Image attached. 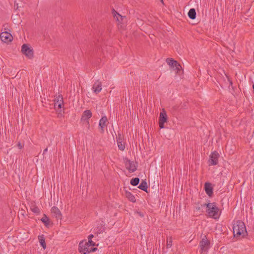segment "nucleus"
Masks as SVG:
<instances>
[{
    "label": "nucleus",
    "instance_id": "obj_1",
    "mask_svg": "<svg viewBox=\"0 0 254 254\" xmlns=\"http://www.w3.org/2000/svg\"><path fill=\"white\" fill-rule=\"evenodd\" d=\"M201 207H206V212L209 217L215 219H218L220 217L221 211L219 208L217 206L216 202L204 203L201 204Z\"/></svg>",
    "mask_w": 254,
    "mask_h": 254
},
{
    "label": "nucleus",
    "instance_id": "obj_2",
    "mask_svg": "<svg viewBox=\"0 0 254 254\" xmlns=\"http://www.w3.org/2000/svg\"><path fill=\"white\" fill-rule=\"evenodd\" d=\"M233 229L234 236L236 237H244L247 234L245 224L241 220L237 221L233 224Z\"/></svg>",
    "mask_w": 254,
    "mask_h": 254
},
{
    "label": "nucleus",
    "instance_id": "obj_3",
    "mask_svg": "<svg viewBox=\"0 0 254 254\" xmlns=\"http://www.w3.org/2000/svg\"><path fill=\"white\" fill-rule=\"evenodd\" d=\"M210 241L207 240L206 236L204 235L199 245L201 254H205L207 252L210 247Z\"/></svg>",
    "mask_w": 254,
    "mask_h": 254
},
{
    "label": "nucleus",
    "instance_id": "obj_4",
    "mask_svg": "<svg viewBox=\"0 0 254 254\" xmlns=\"http://www.w3.org/2000/svg\"><path fill=\"white\" fill-rule=\"evenodd\" d=\"M124 162L126 166V168L130 172L133 173L137 169V163H134L133 161H130L127 158H125L124 159Z\"/></svg>",
    "mask_w": 254,
    "mask_h": 254
},
{
    "label": "nucleus",
    "instance_id": "obj_5",
    "mask_svg": "<svg viewBox=\"0 0 254 254\" xmlns=\"http://www.w3.org/2000/svg\"><path fill=\"white\" fill-rule=\"evenodd\" d=\"M97 249L96 248H89V247L86 245L83 242H80L79 245V251L83 254H87L95 252Z\"/></svg>",
    "mask_w": 254,
    "mask_h": 254
},
{
    "label": "nucleus",
    "instance_id": "obj_6",
    "mask_svg": "<svg viewBox=\"0 0 254 254\" xmlns=\"http://www.w3.org/2000/svg\"><path fill=\"white\" fill-rule=\"evenodd\" d=\"M167 121V116L164 109L160 112L159 118V126L160 128L164 127V123Z\"/></svg>",
    "mask_w": 254,
    "mask_h": 254
},
{
    "label": "nucleus",
    "instance_id": "obj_7",
    "mask_svg": "<svg viewBox=\"0 0 254 254\" xmlns=\"http://www.w3.org/2000/svg\"><path fill=\"white\" fill-rule=\"evenodd\" d=\"M21 52L29 59H32L33 57V50L31 49L26 44H23L22 46Z\"/></svg>",
    "mask_w": 254,
    "mask_h": 254
},
{
    "label": "nucleus",
    "instance_id": "obj_8",
    "mask_svg": "<svg viewBox=\"0 0 254 254\" xmlns=\"http://www.w3.org/2000/svg\"><path fill=\"white\" fill-rule=\"evenodd\" d=\"M219 154L217 151H214L211 153L210 155V159L209 160V165H216L218 163V158Z\"/></svg>",
    "mask_w": 254,
    "mask_h": 254
},
{
    "label": "nucleus",
    "instance_id": "obj_9",
    "mask_svg": "<svg viewBox=\"0 0 254 254\" xmlns=\"http://www.w3.org/2000/svg\"><path fill=\"white\" fill-rule=\"evenodd\" d=\"M0 38L3 42L7 43L12 40L13 37L10 33L4 31L1 33Z\"/></svg>",
    "mask_w": 254,
    "mask_h": 254
},
{
    "label": "nucleus",
    "instance_id": "obj_10",
    "mask_svg": "<svg viewBox=\"0 0 254 254\" xmlns=\"http://www.w3.org/2000/svg\"><path fill=\"white\" fill-rule=\"evenodd\" d=\"M108 124V119L106 116L103 117L99 121V126L100 128H101V132H104V128L107 126Z\"/></svg>",
    "mask_w": 254,
    "mask_h": 254
},
{
    "label": "nucleus",
    "instance_id": "obj_11",
    "mask_svg": "<svg viewBox=\"0 0 254 254\" xmlns=\"http://www.w3.org/2000/svg\"><path fill=\"white\" fill-rule=\"evenodd\" d=\"M204 190L206 194L209 196L211 197L213 193V189L212 187V184L209 182H206L204 184Z\"/></svg>",
    "mask_w": 254,
    "mask_h": 254
},
{
    "label": "nucleus",
    "instance_id": "obj_12",
    "mask_svg": "<svg viewBox=\"0 0 254 254\" xmlns=\"http://www.w3.org/2000/svg\"><path fill=\"white\" fill-rule=\"evenodd\" d=\"M92 89L95 93H99L102 90V82L99 80L96 81L93 85Z\"/></svg>",
    "mask_w": 254,
    "mask_h": 254
},
{
    "label": "nucleus",
    "instance_id": "obj_13",
    "mask_svg": "<svg viewBox=\"0 0 254 254\" xmlns=\"http://www.w3.org/2000/svg\"><path fill=\"white\" fill-rule=\"evenodd\" d=\"M92 113L90 110H87L84 111L81 117V121H87L88 124H89L88 120L92 117Z\"/></svg>",
    "mask_w": 254,
    "mask_h": 254
},
{
    "label": "nucleus",
    "instance_id": "obj_14",
    "mask_svg": "<svg viewBox=\"0 0 254 254\" xmlns=\"http://www.w3.org/2000/svg\"><path fill=\"white\" fill-rule=\"evenodd\" d=\"M117 142L119 149L122 151L124 150L125 149V143L123 142V138H122V136L121 134L118 135V137H117Z\"/></svg>",
    "mask_w": 254,
    "mask_h": 254
},
{
    "label": "nucleus",
    "instance_id": "obj_15",
    "mask_svg": "<svg viewBox=\"0 0 254 254\" xmlns=\"http://www.w3.org/2000/svg\"><path fill=\"white\" fill-rule=\"evenodd\" d=\"M51 212L55 215L57 219H61L62 215L60 209L57 207H52L51 208Z\"/></svg>",
    "mask_w": 254,
    "mask_h": 254
},
{
    "label": "nucleus",
    "instance_id": "obj_16",
    "mask_svg": "<svg viewBox=\"0 0 254 254\" xmlns=\"http://www.w3.org/2000/svg\"><path fill=\"white\" fill-rule=\"evenodd\" d=\"M104 226L105 223L103 221H102L101 222L98 223L97 226L95 229L96 233L97 234H101L103 233L105 230Z\"/></svg>",
    "mask_w": 254,
    "mask_h": 254
},
{
    "label": "nucleus",
    "instance_id": "obj_17",
    "mask_svg": "<svg viewBox=\"0 0 254 254\" xmlns=\"http://www.w3.org/2000/svg\"><path fill=\"white\" fill-rule=\"evenodd\" d=\"M166 62L172 68H174L175 65L179 66V63L177 61L173 60L172 58H167L166 59Z\"/></svg>",
    "mask_w": 254,
    "mask_h": 254
},
{
    "label": "nucleus",
    "instance_id": "obj_18",
    "mask_svg": "<svg viewBox=\"0 0 254 254\" xmlns=\"http://www.w3.org/2000/svg\"><path fill=\"white\" fill-rule=\"evenodd\" d=\"M125 195L129 201L132 202H135L136 201L135 196L130 192L126 190L125 191Z\"/></svg>",
    "mask_w": 254,
    "mask_h": 254
},
{
    "label": "nucleus",
    "instance_id": "obj_19",
    "mask_svg": "<svg viewBox=\"0 0 254 254\" xmlns=\"http://www.w3.org/2000/svg\"><path fill=\"white\" fill-rule=\"evenodd\" d=\"M60 102H64L63 98L61 95L56 96L54 99V108L55 109H57V105L58 104H59Z\"/></svg>",
    "mask_w": 254,
    "mask_h": 254
},
{
    "label": "nucleus",
    "instance_id": "obj_20",
    "mask_svg": "<svg viewBox=\"0 0 254 254\" xmlns=\"http://www.w3.org/2000/svg\"><path fill=\"white\" fill-rule=\"evenodd\" d=\"M40 245L45 250L46 248L44 236L43 235H39L38 237Z\"/></svg>",
    "mask_w": 254,
    "mask_h": 254
},
{
    "label": "nucleus",
    "instance_id": "obj_21",
    "mask_svg": "<svg viewBox=\"0 0 254 254\" xmlns=\"http://www.w3.org/2000/svg\"><path fill=\"white\" fill-rule=\"evenodd\" d=\"M188 16L191 19H194L196 17V11L194 8H190L188 12Z\"/></svg>",
    "mask_w": 254,
    "mask_h": 254
},
{
    "label": "nucleus",
    "instance_id": "obj_22",
    "mask_svg": "<svg viewBox=\"0 0 254 254\" xmlns=\"http://www.w3.org/2000/svg\"><path fill=\"white\" fill-rule=\"evenodd\" d=\"M139 189L147 192V184L145 181H142L138 187Z\"/></svg>",
    "mask_w": 254,
    "mask_h": 254
},
{
    "label": "nucleus",
    "instance_id": "obj_23",
    "mask_svg": "<svg viewBox=\"0 0 254 254\" xmlns=\"http://www.w3.org/2000/svg\"><path fill=\"white\" fill-rule=\"evenodd\" d=\"M41 220L44 224L45 226L48 227L49 225V219L46 214H44L43 217L41 218Z\"/></svg>",
    "mask_w": 254,
    "mask_h": 254
},
{
    "label": "nucleus",
    "instance_id": "obj_24",
    "mask_svg": "<svg viewBox=\"0 0 254 254\" xmlns=\"http://www.w3.org/2000/svg\"><path fill=\"white\" fill-rule=\"evenodd\" d=\"M113 14L114 17L116 18V19L118 21L121 22L122 21L123 17L119 13H118L117 11H116L114 9L113 10Z\"/></svg>",
    "mask_w": 254,
    "mask_h": 254
},
{
    "label": "nucleus",
    "instance_id": "obj_25",
    "mask_svg": "<svg viewBox=\"0 0 254 254\" xmlns=\"http://www.w3.org/2000/svg\"><path fill=\"white\" fill-rule=\"evenodd\" d=\"M30 209L34 213L39 214L40 213L39 208L35 205H32Z\"/></svg>",
    "mask_w": 254,
    "mask_h": 254
},
{
    "label": "nucleus",
    "instance_id": "obj_26",
    "mask_svg": "<svg viewBox=\"0 0 254 254\" xmlns=\"http://www.w3.org/2000/svg\"><path fill=\"white\" fill-rule=\"evenodd\" d=\"M139 179L138 178H134L130 180V184L133 186H137L139 184Z\"/></svg>",
    "mask_w": 254,
    "mask_h": 254
},
{
    "label": "nucleus",
    "instance_id": "obj_27",
    "mask_svg": "<svg viewBox=\"0 0 254 254\" xmlns=\"http://www.w3.org/2000/svg\"><path fill=\"white\" fill-rule=\"evenodd\" d=\"M172 246V238L171 237L169 238H167V245L166 247L167 248H170Z\"/></svg>",
    "mask_w": 254,
    "mask_h": 254
},
{
    "label": "nucleus",
    "instance_id": "obj_28",
    "mask_svg": "<svg viewBox=\"0 0 254 254\" xmlns=\"http://www.w3.org/2000/svg\"><path fill=\"white\" fill-rule=\"evenodd\" d=\"M63 104H64V102H60L59 104H58L57 105V109L56 110H57V111L61 112L62 111V108L63 106Z\"/></svg>",
    "mask_w": 254,
    "mask_h": 254
},
{
    "label": "nucleus",
    "instance_id": "obj_29",
    "mask_svg": "<svg viewBox=\"0 0 254 254\" xmlns=\"http://www.w3.org/2000/svg\"><path fill=\"white\" fill-rule=\"evenodd\" d=\"M85 244L87 245V246H95V243H94L92 240H88V242H85Z\"/></svg>",
    "mask_w": 254,
    "mask_h": 254
},
{
    "label": "nucleus",
    "instance_id": "obj_30",
    "mask_svg": "<svg viewBox=\"0 0 254 254\" xmlns=\"http://www.w3.org/2000/svg\"><path fill=\"white\" fill-rule=\"evenodd\" d=\"M174 68H175V70H177V72L180 71L182 68V66L179 64V66H177V65H174Z\"/></svg>",
    "mask_w": 254,
    "mask_h": 254
},
{
    "label": "nucleus",
    "instance_id": "obj_31",
    "mask_svg": "<svg viewBox=\"0 0 254 254\" xmlns=\"http://www.w3.org/2000/svg\"><path fill=\"white\" fill-rule=\"evenodd\" d=\"M202 207H201V206H196L195 207V210L196 211H198L199 212H203V211L201 210V208Z\"/></svg>",
    "mask_w": 254,
    "mask_h": 254
},
{
    "label": "nucleus",
    "instance_id": "obj_32",
    "mask_svg": "<svg viewBox=\"0 0 254 254\" xmlns=\"http://www.w3.org/2000/svg\"><path fill=\"white\" fill-rule=\"evenodd\" d=\"M24 145H22L21 143L20 142H18V143H17V146L18 147V148L21 149L23 148Z\"/></svg>",
    "mask_w": 254,
    "mask_h": 254
},
{
    "label": "nucleus",
    "instance_id": "obj_33",
    "mask_svg": "<svg viewBox=\"0 0 254 254\" xmlns=\"http://www.w3.org/2000/svg\"><path fill=\"white\" fill-rule=\"evenodd\" d=\"M94 237V235L93 234H90L88 236V240H92V239Z\"/></svg>",
    "mask_w": 254,
    "mask_h": 254
},
{
    "label": "nucleus",
    "instance_id": "obj_34",
    "mask_svg": "<svg viewBox=\"0 0 254 254\" xmlns=\"http://www.w3.org/2000/svg\"><path fill=\"white\" fill-rule=\"evenodd\" d=\"M48 151V148H45L43 151V154H45L46 152Z\"/></svg>",
    "mask_w": 254,
    "mask_h": 254
},
{
    "label": "nucleus",
    "instance_id": "obj_35",
    "mask_svg": "<svg viewBox=\"0 0 254 254\" xmlns=\"http://www.w3.org/2000/svg\"><path fill=\"white\" fill-rule=\"evenodd\" d=\"M228 80L230 81V84L232 85V81L230 80V79L228 78Z\"/></svg>",
    "mask_w": 254,
    "mask_h": 254
},
{
    "label": "nucleus",
    "instance_id": "obj_36",
    "mask_svg": "<svg viewBox=\"0 0 254 254\" xmlns=\"http://www.w3.org/2000/svg\"><path fill=\"white\" fill-rule=\"evenodd\" d=\"M160 0V1H161L162 3H163V0Z\"/></svg>",
    "mask_w": 254,
    "mask_h": 254
},
{
    "label": "nucleus",
    "instance_id": "obj_37",
    "mask_svg": "<svg viewBox=\"0 0 254 254\" xmlns=\"http://www.w3.org/2000/svg\"><path fill=\"white\" fill-rule=\"evenodd\" d=\"M97 46V49H99V48H100L99 47V46H98V45H97V46Z\"/></svg>",
    "mask_w": 254,
    "mask_h": 254
}]
</instances>
